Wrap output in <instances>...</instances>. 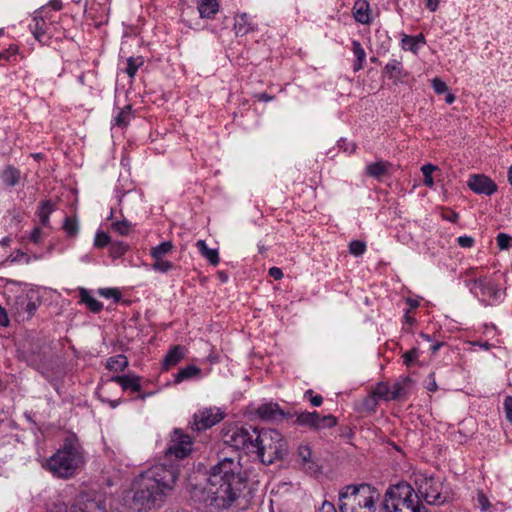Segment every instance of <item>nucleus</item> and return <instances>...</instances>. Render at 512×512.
<instances>
[{
  "label": "nucleus",
  "mask_w": 512,
  "mask_h": 512,
  "mask_svg": "<svg viewBox=\"0 0 512 512\" xmlns=\"http://www.w3.org/2000/svg\"><path fill=\"white\" fill-rule=\"evenodd\" d=\"M247 478L241 466L232 458H224L214 465L204 486L191 485V499L203 505L205 512H220L231 506L246 486Z\"/></svg>",
  "instance_id": "1"
},
{
  "label": "nucleus",
  "mask_w": 512,
  "mask_h": 512,
  "mask_svg": "<svg viewBox=\"0 0 512 512\" xmlns=\"http://www.w3.org/2000/svg\"><path fill=\"white\" fill-rule=\"evenodd\" d=\"M178 479V471L166 465H156L136 480L133 502L139 509H151L158 500L171 491Z\"/></svg>",
  "instance_id": "2"
},
{
  "label": "nucleus",
  "mask_w": 512,
  "mask_h": 512,
  "mask_svg": "<svg viewBox=\"0 0 512 512\" xmlns=\"http://www.w3.org/2000/svg\"><path fill=\"white\" fill-rule=\"evenodd\" d=\"M254 437V449L261 462L270 465L275 461L283 460L289 452L287 441L275 429H261L251 427Z\"/></svg>",
  "instance_id": "3"
},
{
  "label": "nucleus",
  "mask_w": 512,
  "mask_h": 512,
  "mask_svg": "<svg viewBox=\"0 0 512 512\" xmlns=\"http://www.w3.org/2000/svg\"><path fill=\"white\" fill-rule=\"evenodd\" d=\"M84 463V456L77 439L66 438L64 445L47 462L48 469L56 476L68 478Z\"/></svg>",
  "instance_id": "4"
},
{
  "label": "nucleus",
  "mask_w": 512,
  "mask_h": 512,
  "mask_svg": "<svg viewBox=\"0 0 512 512\" xmlns=\"http://www.w3.org/2000/svg\"><path fill=\"white\" fill-rule=\"evenodd\" d=\"M382 506L387 512H403L405 510H411V512H429L420 501L413 487L406 482H400L389 487L385 493Z\"/></svg>",
  "instance_id": "5"
},
{
  "label": "nucleus",
  "mask_w": 512,
  "mask_h": 512,
  "mask_svg": "<svg viewBox=\"0 0 512 512\" xmlns=\"http://www.w3.org/2000/svg\"><path fill=\"white\" fill-rule=\"evenodd\" d=\"M380 494L369 484L347 485L339 492L340 512H359L361 508L371 511Z\"/></svg>",
  "instance_id": "6"
},
{
  "label": "nucleus",
  "mask_w": 512,
  "mask_h": 512,
  "mask_svg": "<svg viewBox=\"0 0 512 512\" xmlns=\"http://www.w3.org/2000/svg\"><path fill=\"white\" fill-rule=\"evenodd\" d=\"M246 427H233L223 433V441L225 444L240 450V449H254L255 435L251 429Z\"/></svg>",
  "instance_id": "7"
},
{
  "label": "nucleus",
  "mask_w": 512,
  "mask_h": 512,
  "mask_svg": "<svg viewBox=\"0 0 512 512\" xmlns=\"http://www.w3.org/2000/svg\"><path fill=\"white\" fill-rule=\"evenodd\" d=\"M443 483L434 481L433 477L425 478L419 488L421 497L430 505H440L447 502L448 497L442 492Z\"/></svg>",
  "instance_id": "8"
},
{
  "label": "nucleus",
  "mask_w": 512,
  "mask_h": 512,
  "mask_svg": "<svg viewBox=\"0 0 512 512\" xmlns=\"http://www.w3.org/2000/svg\"><path fill=\"white\" fill-rule=\"evenodd\" d=\"M171 443L165 452L166 456L174 455L177 459H183L191 452V437L178 429L174 431Z\"/></svg>",
  "instance_id": "9"
},
{
  "label": "nucleus",
  "mask_w": 512,
  "mask_h": 512,
  "mask_svg": "<svg viewBox=\"0 0 512 512\" xmlns=\"http://www.w3.org/2000/svg\"><path fill=\"white\" fill-rule=\"evenodd\" d=\"M223 418L224 414L219 409L216 412H213L212 409H204L199 414L194 415V422L191 428L196 431L205 430L211 428Z\"/></svg>",
  "instance_id": "10"
},
{
  "label": "nucleus",
  "mask_w": 512,
  "mask_h": 512,
  "mask_svg": "<svg viewBox=\"0 0 512 512\" xmlns=\"http://www.w3.org/2000/svg\"><path fill=\"white\" fill-rule=\"evenodd\" d=\"M467 184L473 192L478 194L492 195L497 191L496 183L483 174L471 175Z\"/></svg>",
  "instance_id": "11"
},
{
  "label": "nucleus",
  "mask_w": 512,
  "mask_h": 512,
  "mask_svg": "<svg viewBox=\"0 0 512 512\" xmlns=\"http://www.w3.org/2000/svg\"><path fill=\"white\" fill-rule=\"evenodd\" d=\"M257 415L263 420H276L278 417H291L289 413H285L278 404L266 403L257 409Z\"/></svg>",
  "instance_id": "12"
},
{
  "label": "nucleus",
  "mask_w": 512,
  "mask_h": 512,
  "mask_svg": "<svg viewBox=\"0 0 512 512\" xmlns=\"http://www.w3.org/2000/svg\"><path fill=\"white\" fill-rule=\"evenodd\" d=\"M186 351L187 349L184 346H172L163 359V369L168 371L171 367L177 365L185 357Z\"/></svg>",
  "instance_id": "13"
},
{
  "label": "nucleus",
  "mask_w": 512,
  "mask_h": 512,
  "mask_svg": "<svg viewBox=\"0 0 512 512\" xmlns=\"http://www.w3.org/2000/svg\"><path fill=\"white\" fill-rule=\"evenodd\" d=\"M111 380L119 384L122 389H130L134 392L141 391L140 377L136 375H117L113 376Z\"/></svg>",
  "instance_id": "14"
},
{
  "label": "nucleus",
  "mask_w": 512,
  "mask_h": 512,
  "mask_svg": "<svg viewBox=\"0 0 512 512\" xmlns=\"http://www.w3.org/2000/svg\"><path fill=\"white\" fill-rule=\"evenodd\" d=\"M67 512H104V509L101 507L100 503L88 499V500H78L73 503Z\"/></svg>",
  "instance_id": "15"
},
{
  "label": "nucleus",
  "mask_w": 512,
  "mask_h": 512,
  "mask_svg": "<svg viewBox=\"0 0 512 512\" xmlns=\"http://www.w3.org/2000/svg\"><path fill=\"white\" fill-rule=\"evenodd\" d=\"M296 422L299 425L309 426L315 430L321 429L320 415L314 412H302L297 416Z\"/></svg>",
  "instance_id": "16"
},
{
  "label": "nucleus",
  "mask_w": 512,
  "mask_h": 512,
  "mask_svg": "<svg viewBox=\"0 0 512 512\" xmlns=\"http://www.w3.org/2000/svg\"><path fill=\"white\" fill-rule=\"evenodd\" d=\"M1 178L6 186L14 187L16 186L21 178V172L14 166L8 165L1 174Z\"/></svg>",
  "instance_id": "17"
},
{
  "label": "nucleus",
  "mask_w": 512,
  "mask_h": 512,
  "mask_svg": "<svg viewBox=\"0 0 512 512\" xmlns=\"http://www.w3.org/2000/svg\"><path fill=\"white\" fill-rule=\"evenodd\" d=\"M390 167V163L388 162H375L372 164H369L366 168V173L368 176L381 179L382 177L386 176L388 174V169Z\"/></svg>",
  "instance_id": "18"
},
{
  "label": "nucleus",
  "mask_w": 512,
  "mask_h": 512,
  "mask_svg": "<svg viewBox=\"0 0 512 512\" xmlns=\"http://www.w3.org/2000/svg\"><path fill=\"white\" fill-rule=\"evenodd\" d=\"M79 294L81 302L85 303L93 313H99L103 309V304L93 298L87 289L80 288Z\"/></svg>",
  "instance_id": "19"
},
{
  "label": "nucleus",
  "mask_w": 512,
  "mask_h": 512,
  "mask_svg": "<svg viewBox=\"0 0 512 512\" xmlns=\"http://www.w3.org/2000/svg\"><path fill=\"white\" fill-rule=\"evenodd\" d=\"M219 4L217 0H200L198 10L201 17L210 18L217 13Z\"/></svg>",
  "instance_id": "20"
},
{
  "label": "nucleus",
  "mask_w": 512,
  "mask_h": 512,
  "mask_svg": "<svg viewBox=\"0 0 512 512\" xmlns=\"http://www.w3.org/2000/svg\"><path fill=\"white\" fill-rule=\"evenodd\" d=\"M202 256L208 259L211 265L216 266L219 263V255L217 249H210L207 247L204 240H199L196 243Z\"/></svg>",
  "instance_id": "21"
},
{
  "label": "nucleus",
  "mask_w": 512,
  "mask_h": 512,
  "mask_svg": "<svg viewBox=\"0 0 512 512\" xmlns=\"http://www.w3.org/2000/svg\"><path fill=\"white\" fill-rule=\"evenodd\" d=\"M412 382L410 377H404L400 381L394 383L392 390L390 391V400H397L406 394L405 388Z\"/></svg>",
  "instance_id": "22"
},
{
  "label": "nucleus",
  "mask_w": 512,
  "mask_h": 512,
  "mask_svg": "<svg viewBox=\"0 0 512 512\" xmlns=\"http://www.w3.org/2000/svg\"><path fill=\"white\" fill-rule=\"evenodd\" d=\"M201 374V369L195 365H188L179 370V372L175 375V383H180L184 380L190 379L192 377L199 376Z\"/></svg>",
  "instance_id": "23"
},
{
  "label": "nucleus",
  "mask_w": 512,
  "mask_h": 512,
  "mask_svg": "<svg viewBox=\"0 0 512 512\" xmlns=\"http://www.w3.org/2000/svg\"><path fill=\"white\" fill-rule=\"evenodd\" d=\"M474 283L480 288L483 295H488L492 298H496L498 296L499 289L493 283L487 282L485 279H477Z\"/></svg>",
  "instance_id": "24"
},
{
  "label": "nucleus",
  "mask_w": 512,
  "mask_h": 512,
  "mask_svg": "<svg viewBox=\"0 0 512 512\" xmlns=\"http://www.w3.org/2000/svg\"><path fill=\"white\" fill-rule=\"evenodd\" d=\"M128 366V359L125 355H117L109 358L106 367L109 370L124 371Z\"/></svg>",
  "instance_id": "25"
},
{
  "label": "nucleus",
  "mask_w": 512,
  "mask_h": 512,
  "mask_svg": "<svg viewBox=\"0 0 512 512\" xmlns=\"http://www.w3.org/2000/svg\"><path fill=\"white\" fill-rule=\"evenodd\" d=\"M311 449L310 447L306 445H301L298 447V456L301 458L302 463L304 465H307V469L310 470V472L316 471V465L311 461Z\"/></svg>",
  "instance_id": "26"
},
{
  "label": "nucleus",
  "mask_w": 512,
  "mask_h": 512,
  "mask_svg": "<svg viewBox=\"0 0 512 512\" xmlns=\"http://www.w3.org/2000/svg\"><path fill=\"white\" fill-rule=\"evenodd\" d=\"M368 3L362 2V3H356L355 5V13L354 17L355 20L359 23L366 24L369 22V15H368Z\"/></svg>",
  "instance_id": "27"
},
{
  "label": "nucleus",
  "mask_w": 512,
  "mask_h": 512,
  "mask_svg": "<svg viewBox=\"0 0 512 512\" xmlns=\"http://www.w3.org/2000/svg\"><path fill=\"white\" fill-rule=\"evenodd\" d=\"M385 71L390 78L400 79L401 77L406 76V73H403L401 63L395 60L385 66Z\"/></svg>",
  "instance_id": "28"
},
{
  "label": "nucleus",
  "mask_w": 512,
  "mask_h": 512,
  "mask_svg": "<svg viewBox=\"0 0 512 512\" xmlns=\"http://www.w3.org/2000/svg\"><path fill=\"white\" fill-rule=\"evenodd\" d=\"M173 248V244L170 241H164L160 245L152 248L151 255L154 259L163 258Z\"/></svg>",
  "instance_id": "29"
},
{
  "label": "nucleus",
  "mask_w": 512,
  "mask_h": 512,
  "mask_svg": "<svg viewBox=\"0 0 512 512\" xmlns=\"http://www.w3.org/2000/svg\"><path fill=\"white\" fill-rule=\"evenodd\" d=\"M130 115H131V106L127 105L116 116L115 125H117L118 127H126L129 123Z\"/></svg>",
  "instance_id": "30"
},
{
  "label": "nucleus",
  "mask_w": 512,
  "mask_h": 512,
  "mask_svg": "<svg viewBox=\"0 0 512 512\" xmlns=\"http://www.w3.org/2000/svg\"><path fill=\"white\" fill-rule=\"evenodd\" d=\"M404 46H408V48L415 52L419 43H425V38L423 34H419L418 36H405L402 40Z\"/></svg>",
  "instance_id": "31"
},
{
  "label": "nucleus",
  "mask_w": 512,
  "mask_h": 512,
  "mask_svg": "<svg viewBox=\"0 0 512 512\" xmlns=\"http://www.w3.org/2000/svg\"><path fill=\"white\" fill-rule=\"evenodd\" d=\"M372 395L374 397L378 398H384L386 400H390V388L387 383L385 382H379L376 387L374 388Z\"/></svg>",
  "instance_id": "32"
},
{
  "label": "nucleus",
  "mask_w": 512,
  "mask_h": 512,
  "mask_svg": "<svg viewBox=\"0 0 512 512\" xmlns=\"http://www.w3.org/2000/svg\"><path fill=\"white\" fill-rule=\"evenodd\" d=\"M52 210H53V207H52V204H51V202L49 200L44 201L42 203V206H41L40 211H39V218H40L41 223L44 226L48 225V223H49V214L51 213Z\"/></svg>",
  "instance_id": "33"
},
{
  "label": "nucleus",
  "mask_w": 512,
  "mask_h": 512,
  "mask_svg": "<svg viewBox=\"0 0 512 512\" xmlns=\"http://www.w3.org/2000/svg\"><path fill=\"white\" fill-rule=\"evenodd\" d=\"M438 168L432 164H425L422 166L421 171L424 175V184L428 187H432L434 184L432 173Z\"/></svg>",
  "instance_id": "34"
},
{
  "label": "nucleus",
  "mask_w": 512,
  "mask_h": 512,
  "mask_svg": "<svg viewBox=\"0 0 512 512\" xmlns=\"http://www.w3.org/2000/svg\"><path fill=\"white\" fill-rule=\"evenodd\" d=\"M353 52L357 58L358 63L354 66V70L358 71L362 68V62L365 59V51L361 47L360 43L354 41L353 42Z\"/></svg>",
  "instance_id": "35"
},
{
  "label": "nucleus",
  "mask_w": 512,
  "mask_h": 512,
  "mask_svg": "<svg viewBox=\"0 0 512 512\" xmlns=\"http://www.w3.org/2000/svg\"><path fill=\"white\" fill-rule=\"evenodd\" d=\"M128 249L124 242H115L110 246V256L114 259L121 257Z\"/></svg>",
  "instance_id": "36"
},
{
  "label": "nucleus",
  "mask_w": 512,
  "mask_h": 512,
  "mask_svg": "<svg viewBox=\"0 0 512 512\" xmlns=\"http://www.w3.org/2000/svg\"><path fill=\"white\" fill-rule=\"evenodd\" d=\"M142 64H143V60L141 58L135 59L133 57H130L127 60V68H126V73L128 74V76L131 78L134 77V75L137 72L138 67H140Z\"/></svg>",
  "instance_id": "37"
},
{
  "label": "nucleus",
  "mask_w": 512,
  "mask_h": 512,
  "mask_svg": "<svg viewBox=\"0 0 512 512\" xmlns=\"http://www.w3.org/2000/svg\"><path fill=\"white\" fill-rule=\"evenodd\" d=\"M366 250V244L360 240H354L349 244V252L354 256L362 255Z\"/></svg>",
  "instance_id": "38"
},
{
  "label": "nucleus",
  "mask_w": 512,
  "mask_h": 512,
  "mask_svg": "<svg viewBox=\"0 0 512 512\" xmlns=\"http://www.w3.org/2000/svg\"><path fill=\"white\" fill-rule=\"evenodd\" d=\"M234 29H235L237 35H239V34L245 35L249 31V28L246 26V15L245 14L236 18V21L234 24Z\"/></svg>",
  "instance_id": "39"
},
{
  "label": "nucleus",
  "mask_w": 512,
  "mask_h": 512,
  "mask_svg": "<svg viewBox=\"0 0 512 512\" xmlns=\"http://www.w3.org/2000/svg\"><path fill=\"white\" fill-rule=\"evenodd\" d=\"M98 293L106 298H113L115 302L120 301L121 293L118 289L114 288H101L98 290Z\"/></svg>",
  "instance_id": "40"
},
{
  "label": "nucleus",
  "mask_w": 512,
  "mask_h": 512,
  "mask_svg": "<svg viewBox=\"0 0 512 512\" xmlns=\"http://www.w3.org/2000/svg\"><path fill=\"white\" fill-rule=\"evenodd\" d=\"M64 230L67 232L69 236H75L78 231L77 221L76 219H72L70 217H66L63 225Z\"/></svg>",
  "instance_id": "41"
},
{
  "label": "nucleus",
  "mask_w": 512,
  "mask_h": 512,
  "mask_svg": "<svg viewBox=\"0 0 512 512\" xmlns=\"http://www.w3.org/2000/svg\"><path fill=\"white\" fill-rule=\"evenodd\" d=\"M130 227L131 225L127 220L117 221L112 224V228L123 236L128 235Z\"/></svg>",
  "instance_id": "42"
},
{
  "label": "nucleus",
  "mask_w": 512,
  "mask_h": 512,
  "mask_svg": "<svg viewBox=\"0 0 512 512\" xmlns=\"http://www.w3.org/2000/svg\"><path fill=\"white\" fill-rule=\"evenodd\" d=\"M110 243V236L103 231L96 233L94 245L97 248H103Z\"/></svg>",
  "instance_id": "43"
},
{
  "label": "nucleus",
  "mask_w": 512,
  "mask_h": 512,
  "mask_svg": "<svg viewBox=\"0 0 512 512\" xmlns=\"http://www.w3.org/2000/svg\"><path fill=\"white\" fill-rule=\"evenodd\" d=\"M496 239L501 250L508 249L512 245V237L508 234L500 233Z\"/></svg>",
  "instance_id": "44"
},
{
  "label": "nucleus",
  "mask_w": 512,
  "mask_h": 512,
  "mask_svg": "<svg viewBox=\"0 0 512 512\" xmlns=\"http://www.w3.org/2000/svg\"><path fill=\"white\" fill-rule=\"evenodd\" d=\"M173 264L170 261L163 260V258L155 259L153 268L160 272H167L172 269Z\"/></svg>",
  "instance_id": "45"
},
{
  "label": "nucleus",
  "mask_w": 512,
  "mask_h": 512,
  "mask_svg": "<svg viewBox=\"0 0 512 512\" xmlns=\"http://www.w3.org/2000/svg\"><path fill=\"white\" fill-rule=\"evenodd\" d=\"M432 86L437 94H442L448 91V86L446 83L439 78L432 80Z\"/></svg>",
  "instance_id": "46"
},
{
  "label": "nucleus",
  "mask_w": 512,
  "mask_h": 512,
  "mask_svg": "<svg viewBox=\"0 0 512 512\" xmlns=\"http://www.w3.org/2000/svg\"><path fill=\"white\" fill-rule=\"evenodd\" d=\"M418 357V349L417 348H412L411 350L405 352L403 354V359H404V363L407 365V366H410L411 363L417 359Z\"/></svg>",
  "instance_id": "47"
},
{
  "label": "nucleus",
  "mask_w": 512,
  "mask_h": 512,
  "mask_svg": "<svg viewBox=\"0 0 512 512\" xmlns=\"http://www.w3.org/2000/svg\"><path fill=\"white\" fill-rule=\"evenodd\" d=\"M320 424L321 428L334 427L337 424V419L332 415L323 416L320 417Z\"/></svg>",
  "instance_id": "48"
},
{
  "label": "nucleus",
  "mask_w": 512,
  "mask_h": 512,
  "mask_svg": "<svg viewBox=\"0 0 512 512\" xmlns=\"http://www.w3.org/2000/svg\"><path fill=\"white\" fill-rule=\"evenodd\" d=\"M35 22H36V25H35V31L33 32L34 33V36L37 40L41 41V36L44 35L45 31L42 29V25L45 24V21L43 18H35Z\"/></svg>",
  "instance_id": "49"
},
{
  "label": "nucleus",
  "mask_w": 512,
  "mask_h": 512,
  "mask_svg": "<svg viewBox=\"0 0 512 512\" xmlns=\"http://www.w3.org/2000/svg\"><path fill=\"white\" fill-rule=\"evenodd\" d=\"M477 500L483 511H487L490 508V502L482 491L478 492Z\"/></svg>",
  "instance_id": "50"
},
{
  "label": "nucleus",
  "mask_w": 512,
  "mask_h": 512,
  "mask_svg": "<svg viewBox=\"0 0 512 512\" xmlns=\"http://www.w3.org/2000/svg\"><path fill=\"white\" fill-rule=\"evenodd\" d=\"M457 242L463 248H471L474 244V239L469 236H460Z\"/></svg>",
  "instance_id": "51"
},
{
  "label": "nucleus",
  "mask_w": 512,
  "mask_h": 512,
  "mask_svg": "<svg viewBox=\"0 0 512 512\" xmlns=\"http://www.w3.org/2000/svg\"><path fill=\"white\" fill-rule=\"evenodd\" d=\"M504 409L506 413V418L509 421H512V397L507 396L504 401Z\"/></svg>",
  "instance_id": "52"
},
{
  "label": "nucleus",
  "mask_w": 512,
  "mask_h": 512,
  "mask_svg": "<svg viewBox=\"0 0 512 512\" xmlns=\"http://www.w3.org/2000/svg\"><path fill=\"white\" fill-rule=\"evenodd\" d=\"M0 325L7 327L9 325V318L6 310L0 305Z\"/></svg>",
  "instance_id": "53"
},
{
  "label": "nucleus",
  "mask_w": 512,
  "mask_h": 512,
  "mask_svg": "<svg viewBox=\"0 0 512 512\" xmlns=\"http://www.w3.org/2000/svg\"><path fill=\"white\" fill-rule=\"evenodd\" d=\"M377 405L376 397L373 395H370L364 400V406L369 410H374L375 406Z\"/></svg>",
  "instance_id": "54"
},
{
  "label": "nucleus",
  "mask_w": 512,
  "mask_h": 512,
  "mask_svg": "<svg viewBox=\"0 0 512 512\" xmlns=\"http://www.w3.org/2000/svg\"><path fill=\"white\" fill-rule=\"evenodd\" d=\"M269 275L273 277L275 280H280L283 278V272L278 267H272L269 269Z\"/></svg>",
  "instance_id": "55"
},
{
  "label": "nucleus",
  "mask_w": 512,
  "mask_h": 512,
  "mask_svg": "<svg viewBox=\"0 0 512 512\" xmlns=\"http://www.w3.org/2000/svg\"><path fill=\"white\" fill-rule=\"evenodd\" d=\"M318 512H337L331 502L324 501Z\"/></svg>",
  "instance_id": "56"
},
{
  "label": "nucleus",
  "mask_w": 512,
  "mask_h": 512,
  "mask_svg": "<svg viewBox=\"0 0 512 512\" xmlns=\"http://www.w3.org/2000/svg\"><path fill=\"white\" fill-rule=\"evenodd\" d=\"M429 379L431 380L430 383L428 384L427 386V389L430 391V392H435L437 389H438V386L436 384V381H435V373L432 372L429 374Z\"/></svg>",
  "instance_id": "57"
},
{
  "label": "nucleus",
  "mask_w": 512,
  "mask_h": 512,
  "mask_svg": "<svg viewBox=\"0 0 512 512\" xmlns=\"http://www.w3.org/2000/svg\"><path fill=\"white\" fill-rule=\"evenodd\" d=\"M37 309V305L35 302H29L27 305H26V312L28 313L29 317L33 316L35 311Z\"/></svg>",
  "instance_id": "58"
},
{
  "label": "nucleus",
  "mask_w": 512,
  "mask_h": 512,
  "mask_svg": "<svg viewBox=\"0 0 512 512\" xmlns=\"http://www.w3.org/2000/svg\"><path fill=\"white\" fill-rule=\"evenodd\" d=\"M40 234H41L40 228H38V227L34 228V230L31 233V236H30L31 241L37 243L39 241Z\"/></svg>",
  "instance_id": "59"
},
{
  "label": "nucleus",
  "mask_w": 512,
  "mask_h": 512,
  "mask_svg": "<svg viewBox=\"0 0 512 512\" xmlns=\"http://www.w3.org/2000/svg\"><path fill=\"white\" fill-rule=\"evenodd\" d=\"M255 97L260 100V101H265V102H268V101H271L274 99V96H271L267 93H259V94H256Z\"/></svg>",
  "instance_id": "60"
},
{
  "label": "nucleus",
  "mask_w": 512,
  "mask_h": 512,
  "mask_svg": "<svg viewBox=\"0 0 512 512\" xmlns=\"http://www.w3.org/2000/svg\"><path fill=\"white\" fill-rule=\"evenodd\" d=\"M439 0H426V7L434 12L437 9Z\"/></svg>",
  "instance_id": "61"
},
{
  "label": "nucleus",
  "mask_w": 512,
  "mask_h": 512,
  "mask_svg": "<svg viewBox=\"0 0 512 512\" xmlns=\"http://www.w3.org/2000/svg\"><path fill=\"white\" fill-rule=\"evenodd\" d=\"M310 401L313 406H320L323 402V398L320 395H315L311 397Z\"/></svg>",
  "instance_id": "62"
},
{
  "label": "nucleus",
  "mask_w": 512,
  "mask_h": 512,
  "mask_svg": "<svg viewBox=\"0 0 512 512\" xmlns=\"http://www.w3.org/2000/svg\"><path fill=\"white\" fill-rule=\"evenodd\" d=\"M50 6L54 10H61L62 9V2H61V0H51L50 1Z\"/></svg>",
  "instance_id": "63"
},
{
  "label": "nucleus",
  "mask_w": 512,
  "mask_h": 512,
  "mask_svg": "<svg viewBox=\"0 0 512 512\" xmlns=\"http://www.w3.org/2000/svg\"><path fill=\"white\" fill-rule=\"evenodd\" d=\"M406 302L410 306L411 309H416L419 306V301L416 299L407 298Z\"/></svg>",
  "instance_id": "64"
}]
</instances>
